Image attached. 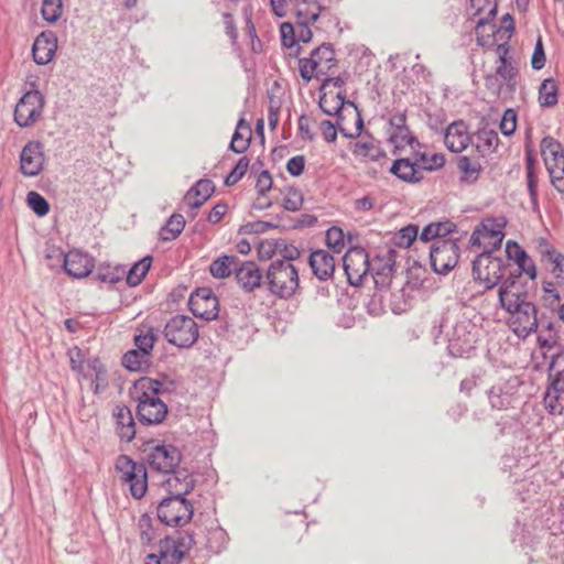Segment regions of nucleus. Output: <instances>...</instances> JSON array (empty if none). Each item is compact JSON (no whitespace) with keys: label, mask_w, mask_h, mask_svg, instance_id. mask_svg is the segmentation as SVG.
I'll use <instances>...</instances> for the list:
<instances>
[{"label":"nucleus","mask_w":564,"mask_h":564,"mask_svg":"<svg viewBox=\"0 0 564 564\" xmlns=\"http://www.w3.org/2000/svg\"><path fill=\"white\" fill-rule=\"evenodd\" d=\"M167 386H173V381L154 380L147 377L135 381L132 394L138 401L137 414L142 424L154 425L165 419L167 406L158 395L169 390Z\"/></svg>","instance_id":"obj_1"},{"label":"nucleus","mask_w":564,"mask_h":564,"mask_svg":"<svg viewBox=\"0 0 564 564\" xmlns=\"http://www.w3.org/2000/svg\"><path fill=\"white\" fill-rule=\"evenodd\" d=\"M267 282L272 294L289 299L299 288V271L291 262L275 260L267 271Z\"/></svg>","instance_id":"obj_2"},{"label":"nucleus","mask_w":564,"mask_h":564,"mask_svg":"<svg viewBox=\"0 0 564 564\" xmlns=\"http://www.w3.org/2000/svg\"><path fill=\"white\" fill-rule=\"evenodd\" d=\"M336 66L335 52L329 44H322L312 51L310 57L299 59L300 75L305 82L322 79Z\"/></svg>","instance_id":"obj_3"},{"label":"nucleus","mask_w":564,"mask_h":564,"mask_svg":"<svg viewBox=\"0 0 564 564\" xmlns=\"http://www.w3.org/2000/svg\"><path fill=\"white\" fill-rule=\"evenodd\" d=\"M506 219L503 217L486 218L476 226L470 236V246L492 253L500 249L505 238Z\"/></svg>","instance_id":"obj_4"},{"label":"nucleus","mask_w":564,"mask_h":564,"mask_svg":"<svg viewBox=\"0 0 564 564\" xmlns=\"http://www.w3.org/2000/svg\"><path fill=\"white\" fill-rule=\"evenodd\" d=\"M115 469L122 484L129 486L131 496L135 499H141L148 489L145 466L133 462L127 455H120L116 459Z\"/></svg>","instance_id":"obj_5"},{"label":"nucleus","mask_w":564,"mask_h":564,"mask_svg":"<svg viewBox=\"0 0 564 564\" xmlns=\"http://www.w3.org/2000/svg\"><path fill=\"white\" fill-rule=\"evenodd\" d=\"M541 154L552 186L557 192L564 193V151L561 143L552 137L543 138Z\"/></svg>","instance_id":"obj_6"},{"label":"nucleus","mask_w":564,"mask_h":564,"mask_svg":"<svg viewBox=\"0 0 564 564\" xmlns=\"http://www.w3.org/2000/svg\"><path fill=\"white\" fill-rule=\"evenodd\" d=\"M164 336L172 345L188 348L198 338V326L192 317L176 315L166 323Z\"/></svg>","instance_id":"obj_7"},{"label":"nucleus","mask_w":564,"mask_h":564,"mask_svg":"<svg viewBox=\"0 0 564 564\" xmlns=\"http://www.w3.org/2000/svg\"><path fill=\"white\" fill-rule=\"evenodd\" d=\"M503 270L505 261L501 258L494 257L490 252H481L473 261L474 279L479 281L487 290L492 289L501 281Z\"/></svg>","instance_id":"obj_8"},{"label":"nucleus","mask_w":564,"mask_h":564,"mask_svg":"<svg viewBox=\"0 0 564 564\" xmlns=\"http://www.w3.org/2000/svg\"><path fill=\"white\" fill-rule=\"evenodd\" d=\"M44 105L43 94L37 89H30L15 105L14 122L21 128L33 126L41 118Z\"/></svg>","instance_id":"obj_9"},{"label":"nucleus","mask_w":564,"mask_h":564,"mask_svg":"<svg viewBox=\"0 0 564 564\" xmlns=\"http://www.w3.org/2000/svg\"><path fill=\"white\" fill-rule=\"evenodd\" d=\"M192 516L193 506L184 497L170 496L158 507V517L166 525H185Z\"/></svg>","instance_id":"obj_10"},{"label":"nucleus","mask_w":564,"mask_h":564,"mask_svg":"<svg viewBox=\"0 0 564 564\" xmlns=\"http://www.w3.org/2000/svg\"><path fill=\"white\" fill-rule=\"evenodd\" d=\"M459 248L455 240L437 239L430 248V260L437 273H447L458 262Z\"/></svg>","instance_id":"obj_11"},{"label":"nucleus","mask_w":564,"mask_h":564,"mask_svg":"<svg viewBox=\"0 0 564 564\" xmlns=\"http://www.w3.org/2000/svg\"><path fill=\"white\" fill-rule=\"evenodd\" d=\"M476 326L465 316L455 321L452 328L446 332L448 338V349L454 355H464L474 344V334Z\"/></svg>","instance_id":"obj_12"},{"label":"nucleus","mask_w":564,"mask_h":564,"mask_svg":"<svg viewBox=\"0 0 564 564\" xmlns=\"http://www.w3.org/2000/svg\"><path fill=\"white\" fill-rule=\"evenodd\" d=\"M181 459L180 449L172 444H158L147 455L149 466L163 474L174 473Z\"/></svg>","instance_id":"obj_13"},{"label":"nucleus","mask_w":564,"mask_h":564,"mask_svg":"<svg viewBox=\"0 0 564 564\" xmlns=\"http://www.w3.org/2000/svg\"><path fill=\"white\" fill-rule=\"evenodd\" d=\"M349 107L351 108L349 110V117H352L355 120L354 129L347 128L344 122L345 119L338 118L336 124L329 120H323L319 123L321 133L326 142H335L337 138V131H339L345 138L348 139H354L360 135L364 129L362 118L354 102H349Z\"/></svg>","instance_id":"obj_14"},{"label":"nucleus","mask_w":564,"mask_h":564,"mask_svg":"<svg viewBox=\"0 0 564 564\" xmlns=\"http://www.w3.org/2000/svg\"><path fill=\"white\" fill-rule=\"evenodd\" d=\"M508 313L510 314L509 325L518 337L527 338L530 334L536 332L539 326L538 311L532 302L524 303V305L508 311Z\"/></svg>","instance_id":"obj_15"},{"label":"nucleus","mask_w":564,"mask_h":564,"mask_svg":"<svg viewBox=\"0 0 564 564\" xmlns=\"http://www.w3.org/2000/svg\"><path fill=\"white\" fill-rule=\"evenodd\" d=\"M343 265L349 284L355 286L360 285L370 271L369 257L362 248L349 249L343 258Z\"/></svg>","instance_id":"obj_16"},{"label":"nucleus","mask_w":564,"mask_h":564,"mask_svg":"<svg viewBox=\"0 0 564 564\" xmlns=\"http://www.w3.org/2000/svg\"><path fill=\"white\" fill-rule=\"evenodd\" d=\"M498 297L501 307L507 312L531 302L524 284L518 276H508L502 281Z\"/></svg>","instance_id":"obj_17"},{"label":"nucleus","mask_w":564,"mask_h":564,"mask_svg":"<svg viewBox=\"0 0 564 564\" xmlns=\"http://www.w3.org/2000/svg\"><path fill=\"white\" fill-rule=\"evenodd\" d=\"M53 253L57 257V262L63 263L67 274L76 279L87 276L95 267L93 258L78 250L65 254L61 249H53Z\"/></svg>","instance_id":"obj_18"},{"label":"nucleus","mask_w":564,"mask_h":564,"mask_svg":"<svg viewBox=\"0 0 564 564\" xmlns=\"http://www.w3.org/2000/svg\"><path fill=\"white\" fill-rule=\"evenodd\" d=\"M189 308L195 316L213 321L219 313L218 299L209 289H198L189 297Z\"/></svg>","instance_id":"obj_19"},{"label":"nucleus","mask_w":564,"mask_h":564,"mask_svg":"<svg viewBox=\"0 0 564 564\" xmlns=\"http://www.w3.org/2000/svg\"><path fill=\"white\" fill-rule=\"evenodd\" d=\"M44 160L42 144L30 141L20 153V172L26 177L37 176L43 170Z\"/></svg>","instance_id":"obj_20"},{"label":"nucleus","mask_w":564,"mask_h":564,"mask_svg":"<svg viewBox=\"0 0 564 564\" xmlns=\"http://www.w3.org/2000/svg\"><path fill=\"white\" fill-rule=\"evenodd\" d=\"M57 50V36L52 31L40 33L32 45L33 61L37 65H47L55 56Z\"/></svg>","instance_id":"obj_21"},{"label":"nucleus","mask_w":564,"mask_h":564,"mask_svg":"<svg viewBox=\"0 0 564 564\" xmlns=\"http://www.w3.org/2000/svg\"><path fill=\"white\" fill-rule=\"evenodd\" d=\"M444 143L449 151L455 153L466 150L469 144H473L467 124L462 120L452 122L445 130Z\"/></svg>","instance_id":"obj_22"},{"label":"nucleus","mask_w":564,"mask_h":564,"mask_svg":"<svg viewBox=\"0 0 564 564\" xmlns=\"http://www.w3.org/2000/svg\"><path fill=\"white\" fill-rule=\"evenodd\" d=\"M394 254L387 252L383 256H376L370 262L372 278L377 288H386L389 285L393 275Z\"/></svg>","instance_id":"obj_23"},{"label":"nucleus","mask_w":564,"mask_h":564,"mask_svg":"<svg viewBox=\"0 0 564 564\" xmlns=\"http://www.w3.org/2000/svg\"><path fill=\"white\" fill-rule=\"evenodd\" d=\"M389 140L397 147L412 145L415 138L406 126V116L404 112H397L389 119Z\"/></svg>","instance_id":"obj_24"},{"label":"nucleus","mask_w":564,"mask_h":564,"mask_svg":"<svg viewBox=\"0 0 564 564\" xmlns=\"http://www.w3.org/2000/svg\"><path fill=\"white\" fill-rule=\"evenodd\" d=\"M351 152L361 162H380L387 160L380 143L371 137L359 140L351 145Z\"/></svg>","instance_id":"obj_25"},{"label":"nucleus","mask_w":564,"mask_h":564,"mask_svg":"<svg viewBox=\"0 0 564 564\" xmlns=\"http://www.w3.org/2000/svg\"><path fill=\"white\" fill-rule=\"evenodd\" d=\"M308 263L314 275L321 281L328 280L334 274L335 259L326 250L319 249L312 251L310 254Z\"/></svg>","instance_id":"obj_26"},{"label":"nucleus","mask_w":564,"mask_h":564,"mask_svg":"<svg viewBox=\"0 0 564 564\" xmlns=\"http://www.w3.org/2000/svg\"><path fill=\"white\" fill-rule=\"evenodd\" d=\"M235 275L237 283L247 292L259 288L262 281V273L259 267L252 261L238 264Z\"/></svg>","instance_id":"obj_27"},{"label":"nucleus","mask_w":564,"mask_h":564,"mask_svg":"<svg viewBox=\"0 0 564 564\" xmlns=\"http://www.w3.org/2000/svg\"><path fill=\"white\" fill-rule=\"evenodd\" d=\"M544 403L552 414H564V371L560 372L547 388Z\"/></svg>","instance_id":"obj_28"},{"label":"nucleus","mask_w":564,"mask_h":564,"mask_svg":"<svg viewBox=\"0 0 564 564\" xmlns=\"http://www.w3.org/2000/svg\"><path fill=\"white\" fill-rule=\"evenodd\" d=\"M350 101H345L344 95L341 93L333 94H322L319 97V108L322 111L328 116H337L338 119H345V115L349 116V107Z\"/></svg>","instance_id":"obj_29"},{"label":"nucleus","mask_w":564,"mask_h":564,"mask_svg":"<svg viewBox=\"0 0 564 564\" xmlns=\"http://www.w3.org/2000/svg\"><path fill=\"white\" fill-rule=\"evenodd\" d=\"M215 191L209 180H199L184 197V203L192 209H198L205 204Z\"/></svg>","instance_id":"obj_30"},{"label":"nucleus","mask_w":564,"mask_h":564,"mask_svg":"<svg viewBox=\"0 0 564 564\" xmlns=\"http://www.w3.org/2000/svg\"><path fill=\"white\" fill-rule=\"evenodd\" d=\"M390 172L404 182L416 183L423 178L421 165L411 162L409 159L395 160Z\"/></svg>","instance_id":"obj_31"},{"label":"nucleus","mask_w":564,"mask_h":564,"mask_svg":"<svg viewBox=\"0 0 564 564\" xmlns=\"http://www.w3.org/2000/svg\"><path fill=\"white\" fill-rule=\"evenodd\" d=\"M117 422V432L121 440L130 442L135 434L134 420L130 409L123 404L117 405L113 411Z\"/></svg>","instance_id":"obj_32"},{"label":"nucleus","mask_w":564,"mask_h":564,"mask_svg":"<svg viewBox=\"0 0 564 564\" xmlns=\"http://www.w3.org/2000/svg\"><path fill=\"white\" fill-rule=\"evenodd\" d=\"M479 158V155L477 158L468 155H462L458 158L457 166L460 172L462 182L470 184L478 180L482 170Z\"/></svg>","instance_id":"obj_33"},{"label":"nucleus","mask_w":564,"mask_h":564,"mask_svg":"<svg viewBox=\"0 0 564 564\" xmlns=\"http://www.w3.org/2000/svg\"><path fill=\"white\" fill-rule=\"evenodd\" d=\"M171 496L184 497L194 488L193 479L185 473H171L165 481Z\"/></svg>","instance_id":"obj_34"},{"label":"nucleus","mask_w":564,"mask_h":564,"mask_svg":"<svg viewBox=\"0 0 564 564\" xmlns=\"http://www.w3.org/2000/svg\"><path fill=\"white\" fill-rule=\"evenodd\" d=\"M239 264L236 256L224 254L215 259L209 265L210 274L216 279L228 278Z\"/></svg>","instance_id":"obj_35"},{"label":"nucleus","mask_w":564,"mask_h":564,"mask_svg":"<svg viewBox=\"0 0 564 564\" xmlns=\"http://www.w3.org/2000/svg\"><path fill=\"white\" fill-rule=\"evenodd\" d=\"M499 143L498 133L494 130H480L476 135V141H473L476 152L479 156L484 158L494 152Z\"/></svg>","instance_id":"obj_36"},{"label":"nucleus","mask_w":564,"mask_h":564,"mask_svg":"<svg viewBox=\"0 0 564 564\" xmlns=\"http://www.w3.org/2000/svg\"><path fill=\"white\" fill-rule=\"evenodd\" d=\"M251 128L248 122L240 119L230 142V149L236 153L245 152L250 144Z\"/></svg>","instance_id":"obj_37"},{"label":"nucleus","mask_w":564,"mask_h":564,"mask_svg":"<svg viewBox=\"0 0 564 564\" xmlns=\"http://www.w3.org/2000/svg\"><path fill=\"white\" fill-rule=\"evenodd\" d=\"M294 10L297 21L316 22L321 14L316 0H297Z\"/></svg>","instance_id":"obj_38"},{"label":"nucleus","mask_w":564,"mask_h":564,"mask_svg":"<svg viewBox=\"0 0 564 564\" xmlns=\"http://www.w3.org/2000/svg\"><path fill=\"white\" fill-rule=\"evenodd\" d=\"M497 53L499 56V65L496 70L497 75L510 84L516 78L517 69L512 66L511 61L508 58L509 48L501 44L498 46Z\"/></svg>","instance_id":"obj_39"},{"label":"nucleus","mask_w":564,"mask_h":564,"mask_svg":"<svg viewBox=\"0 0 564 564\" xmlns=\"http://www.w3.org/2000/svg\"><path fill=\"white\" fill-rule=\"evenodd\" d=\"M539 102L545 108L557 104V85L554 79L546 78L542 82L539 89Z\"/></svg>","instance_id":"obj_40"},{"label":"nucleus","mask_w":564,"mask_h":564,"mask_svg":"<svg viewBox=\"0 0 564 564\" xmlns=\"http://www.w3.org/2000/svg\"><path fill=\"white\" fill-rule=\"evenodd\" d=\"M564 291L562 289L557 281H543L542 282V292L543 296L542 300L546 307L551 308L552 311L555 310L556 305H558L563 299V295L561 294V291Z\"/></svg>","instance_id":"obj_41"},{"label":"nucleus","mask_w":564,"mask_h":564,"mask_svg":"<svg viewBox=\"0 0 564 564\" xmlns=\"http://www.w3.org/2000/svg\"><path fill=\"white\" fill-rule=\"evenodd\" d=\"M152 258L144 257L140 261L135 262L127 272V283L131 286H135L141 283L142 279L145 276L148 271L151 268Z\"/></svg>","instance_id":"obj_42"},{"label":"nucleus","mask_w":564,"mask_h":564,"mask_svg":"<svg viewBox=\"0 0 564 564\" xmlns=\"http://www.w3.org/2000/svg\"><path fill=\"white\" fill-rule=\"evenodd\" d=\"M85 371L89 373L88 377H95L91 381V389L98 393L100 383L106 382V370L98 358L88 359L85 361Z\"/></svg>","instance_id":"obj_43"},{"label":"nucleus","mask_w":564,"mask_h":564,"mask_svg":"<svg viewBox=\"0 0 564 564\" xmlns=\"http://www.w3.org/2000/svg\"><path fill=\"white\" fill-rule=\"evenodd\" d=\"M185 219L180 214L170 217L166 225L160 230V237L164 241L174 240L184 229Z\"/></svg>","instance_id":"obj_44"},{"label":"nucleus","mask_w":564,"mask_h":564,"mask_svg":"<svg viewBox=\"0 0 564 564\" xmlns=\"http://www.w3.org/2000/svg\"><path fill=\"white\" fill-rule=\"evenodd\" d=\"M155 340L156 335L152 327L139 328L134 335V344L137 346V350H140L147 355H150Z\"/></svg>","instance_id":"obj_45"},{"label":"nucleus","mask_w":564,"mask_h":564,"mask_svg":"<svg viewBox=\"0 0 564 564\" xmlns=\"http://www.w3.org/2000/svg\"><path fill=\"white\" fill-rule=\"evenodd\" d=\"M122 365L131 371H140L149 365V355L133 349L126 352L122 357Z\"/></svg>","instance_id":"obj_46"},{"label":"nucleus","mask_w":564,"mask_h":564,"mask_svg":"<svg viewBox=\"0 0 564 564\" xmlns=\"http://www.w3.org/2000/svg\"><path fill=\"white\" fill-rule=\"evenodd\" d=\"M126 275V269L121 265H101L97 271V279L102 283L116 284Z\"/></svg>","instance_id":"obj_47"},{"label":"nucleus","mask_w":564,"mask_h":564,"mask_svg":"<svg viewBox=\"0 0 564 564\" xmlns=\"http://www.w3.org/2000/svg\"><path fill=\"white\" fill-rule=\"evenodd\" d=\"M470 6L475 10L474 14L479 15L478 25L484 24L488 17L497 12L496 0H470Z\"/></svg>","instance_id":"obj_48"},{"label":"nucleus","mask_w":564,"mask_h":564,"mask_svg":"<svg viewBox=\"0 0 564 564\" xmlns=\"http://www.w3.org/2000/svg\"><path fill=\"white\" fill-rule=\"evenodd\" d=\"M41 12L45 21L50 23L56 22L63 13L62 0H43Z\"/></svg>","instance_id":"obj_49"},{"label":"nucleus","mask_w":564,"mask_h":564,"mask_svg":"<svg viewBox=\"0 0 564 564\" xmlns=\"http://www.w3.org/2000/svg\"><path fill=\"white\" fill-rule=\"evenodd\" d=\"M29 207L40 217L45 216L50 212L47 200L37 192L31 191L26 195Z\"/></svg>","instance_id":"obj_50"},{"label":"nucleus","mask_w":564,"mask_h":564,"mask_svg":"<svg viewBox=\"0 0 564 564\" xmlns=\"http://www.w3.org/2000/svg\"><path fill=\"white\" fill-rule=\"evenodd\" d=\"M419 234L417 226L409 225L403 227L395 234L394 243L400 248H409Z\"/></svg>","instance_id":"obj_51"},{"label":"nucleus","mask_w":564,"mask_h":564,"mask_svg":"<svg viewBox=\"0 0 564 564\" xmlns=\"http://www.w3.org/2000/svg\"><path fill=\"white\" fill-rule=\"evenodd\" d=\"M326 243L336 253L341 252L345 247L344 232L338 227H332L326 231Z\"/></svg>","instance_id":"obj_52"},{"label":"nucleus","mask_w":564,"mask_h":564,"mask_svg":"<svg viewBox=\"0 0 564 564\" xmlns=\"http://www.w3.org/2000/svg\"><path fill=\"white\" fill-rule=\"evenodd\" d=\"M280 239H264L258 246L260 260H270L279 256Z\"/></svg>","instance_id":"obj_53"},{"label":"nucleus","mask_w":564,"mask_h":564,"mask_svg":"<svg viewBox=\"0 0 564 564\" xmlns=\"http://www.w3.org/2000/svg\"><path fill=\"white\" fill-rule=\"evenodd\" d=\"M249 159L247 156H242L239 159L232 171L228 174L225 180V184L231 186L238 183L242 176L247 173L249 167Z\"/></svg>","instance_id":"obj_54"},{"label":"nucleus","mask_w":564,"mask_h":564,"mask_svg":"<svg viewBox=\"0 0 564 564\" xmlns=\"http://www.w3.org/2000/svg\"><path fill=\"white\" fill-rule=\"evenodd\" d=\"M68 357L72 369L87 378L89 373L85 371L86 360L84 358L83 351L78 347H73L68 350Z\"/></svg>","instance_id":"obj_55"},{"label":"nucleus","mask_w":564,"mask_h":564,"mask_svg":"<svg viewBox=\"0 0 564 564\" xmlns=\"http://www.w3.org/2000/svg\"><path fill=\"white\" fill-rule=\"evenodd\" d=\"M557 343L556 333L553 329V323H549L546 328H542L538 336V344L542 348L551 349Z\"/></svg>","instance_id":"obj_56"},{"label":"nucleus","mask_w":564,"mask_h":564,"mask_svg":"<svg viewBox=\"0 0 564 564\" xmlns=\"http://www.w3.org/2000/svg\"><path fill=\"white\" fill-rule=\"evenodd\" d=\"M303 196L299 189L290 188L283 198V207L289 212H296L302 207Z\"/></svg>","instance_id":"obj_57"},{"label":"nucleus","mask_w":564,"mask_h":564,"mask_svg":"<svg viewBox=\"0 0 564 564\" xmlns=\"http://www.w3.org/2000/svg\"><path fill=\"white\" fill-rule=\"evenodd\" d=\"M500 131L505 135H511L517 129V113L513 109H507L500 121Z\"/></svg>","instance_id":"obj_58"},{"label":"nucleus","mask_w":564,"mask_h":564,"mask_svg":"<svg viewBox=\"0 0 564 564\" xmlns=\"http://www.w3.org/2000/svg\"><path fill=\"white\" fill-rule=\"evenodd\" d=\"M445 164V158L443 154L434 153L432 155L423 154L421 156V169L423 171H432L442 167Z\"/></svg>","instance_id":"obj_59"},{"label":"nucleus","mask_w":564,"mask_h":564,"mask_svg":"<svg viewBox=\"0 0 564 564\" xmlns=\"http://www.w3.org/2000/svg\"><path fill=\"white\" fill-rule=\"evenodd\" d=\"M552 264L551 272L557 280L558 285L564 289V254L558 252L549 261Z\"/></svg>","instance_id":"obj_60"},{"label":"nucleus","mask_w":564,"mask_h":564,"mask_svg":"<svg viewBox=\"0 0 564 564\" xmlns=\"http://www.w3.org/2000/svg\"><path fill=\"white\" fill-rule=\"evenodd\" d=\"M520 273L525 274L530 280H535L538 270L532 258L527 253L521 260L516 262Z\"/></svg>","instance_id":"obj_61"},{"label":"nucleus","mask_w":564,"mask_h":564,"mask_svg":"<svg viewBox=\"0 0 564 564\" xmlns=\"http://www.w3.org/2000/svg\"><path fill=\"white\" fill-rule=\"evenodd\" d=\"M300 250L293 243H289L284 239H280L279 256L286 262H291L300 257Z\"/></svg>","instance_id":"obj_62"},{"label":"nucleus","mask_w":564,"mask_h":564,"mask_svg":"<svg viewBox=\"0 0 564 564\" xmlns=\"http://www.w3.org/2000/svg\"><path fill=\"white\" fill-rule=\"evenodd\" d=\"M535 248L540 256L547 261H550L558 253V251L545 238L542 237L535 240Z\"/></svg>","instance_id":"obj_63"},{"label":"nucleus","mask_w":564,"mask_h":564,"mask_svg":"<svg viewBox=\"0 0 564 564\" xmlns=\"http://www.w3.org/2000/svg\"><path fill=\"white\" fill-rule=\"evenodd\" d=\"M281 31V39L282 44L285 47H292L297 41H296V31L293 24L289 22H284L281 24L280 28Z\"/></svg>","instance_id":"obj_64"}]
</instances>
